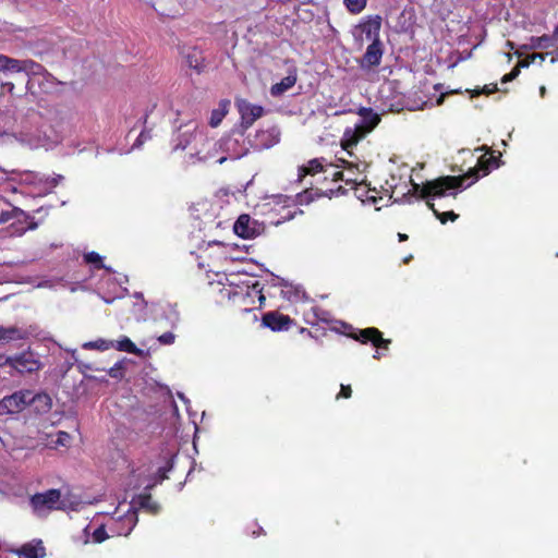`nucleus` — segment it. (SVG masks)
Returning <instances> with one entry per match:
<instances>
[{
  "instance_id": "1",
  "label": "nucleus",
  "mask_w": 558,
  "mask_h": 558,
  "mask_svg": "<svg viewBox=\"0 0 558 558\" xmlns=\"http://www.w3.org/2000/svg\"><path fill=\"white\" fill-rule=\"evenodd\" d=\"M480 163L481 170H483L484 172L483 174L486 175L488 173V167L484 165L483 159L480 160ZM478 172L480 169L474 168L463 175H445L437 178L435 180L427 181L423 185H420L418 183L411 181L412 190L409 191L408 194H418L420 198L425 199L427 206L433 210L435 216L442 223H445L448 219L454 221L458 218L457 214H454L453 211L439 213L435 208V205L432 201L435 198H441L446 196L454 197L457 195V191L463 186V183L468 178H473V181L469 183L468 186H470L478 179Z\"/></svg>"
},
{
  "instance_id": "2",
  "label": "nucleus",
  "mask_w": 558,
  "mask_h": 558,
  "mask_svg": "<svg viewBox=\"0 0 558 558\" xmlns=\"http://www.w3.org/2000/svg\"><path fill=\"white\" fill-rule=\"evenodd\" d=\"M362 117L361 123L352 128H347L341 138V146L343 149L349 150L355 146L362 138L366 136L379 123L380 118L372 109L362 108L360 110Z\"/></svg>"
},
{
  "instance_id": "3",
  "label": "nucleus",
  "mask_w": 558,
  "mask_h": 558,
  "mask_svg": "<svg viewBox=\"0 0 558 558\" xmlns=\"http://www.w3.org/2000/svg\"><path fill=\"white\" fill-rule=\"evenodd\" d=\"M215 148L221 150L226 155L217 159L218 163H223L226 160H236L248 153V147L245 144L243 133H236L222 137L220 141L214 143Z\"/></svg>"
},
{
  "instance_id": "4",
  "label": "nucleus",
  "mask_w": 558,
  "mask_h": 558,
  "mask_svg": "<svg viewBox=\"0 0 558 558\" xmlns=\"http://www.w3.org/2000/svg\"><path fill=\"white\" fill-rule=\"evenodd\" d=\"M61 492L59 489H48L44 493H37L29 499L31 507L36 515L43 517L50 511L60 508Z\"/></svg>"
},
{
  "instance_id": "5",
  "label": "nucleus",
  "mask_w": 558,
  "mask_h": 558,
  "mask_svg": "<svg viewBox=\"0 0 558 558\" xmlns=\"http://www.w3.org/2000/svg\"><path fill=\"white\" fill-rule=\"evenodd\" d=\"M33 391L23 389L5 396L0 400V414H17L33 402Z\"/></svg>"
},
{
  "instance_id": "6",
  "label": "nucleus",
  "mask_w": 558,
  "mask_h": 558,
  "mask_svg": "<svg viewBox=\"0 0 558 558\" xmlns=\"http://www.w3.org/2000/svg\"><path fill=\"white\" fill-rule=\"evenodd\" d=\"M113 524L110 527L116 535L128 536L137 523V513L133 508H130L125 514L113 518Z\"/></svg>"
},
{
  "instance_id": "7",
  "label": "nucleus",
  "mask_w": 558,
  "mask_h": 558,
  "mask_svg": "<svg viewBox=\"0 0 558 558\" xmlns=\"http://www.w3.org/2000/svg\"><path fill=\"white\" fill-rule=\"evenodd\" d=\"M239 112L241 114V126L246 130L263 116L264 109L260 106L252 105L247 101H241L239 105Z\"/></svg>"
},
{
  "instance_id": "8",
  "label": "nucleus",
  "mask_w": 558,
  "mask_h": 558,
  "mask_svg": "<svg viewBox=\"0 0 558 558\" xmlns=\"http://www.w3.org/2000/svg\"><path fill=\"white\" fill-rule=\"evenodd\" d=\"M19 373H33L40 368V363L32 352H23L13 356V367Z\"/></svg>"
},
{
  "instance_id": "9",
  "label": "nucleus",
  "mask_w": 558,
  "mask_h": 558,
  "mask_svg": "<svg viewBox=\"0 0 558 558\" xmlns=\"http://www.w3.org/2000/svg\"><path fill=\"white\" fill-rule=\"evenodd\" d=\"M234 232L244 239H251L258 234L256 221L252 220L247 215H241L234 223Z\"/></svg>"
},
{
  "instance_id": "10",
  "label": "nucleus",
  "mask_w": 558,
  "mask_h": 558,
  "mask_svg": "<svg viewBox=\"0 0 558 558\" xmlns=\"http://www.w3.org/2000/svg\"><path fill=\"white\" fill-rule=\"evenodd\" d=\"M28 332L17 326H0V344L5 345L12 342L26 339Z\"/></svg>"
},
{
  "instance_id": "11",
  "label": "nucleus",
  "mask_w": 558,
  "mask_h": 558,
  "mask_svg": "<svg viewBox=\"0 0 558 558\" xmlns=\"http://www.w3.org/2000/svg\"><path fill=\"white\" fill-rule=\"evenodd\" d=\"M355 339L360 340L363 343L369 341L378 348H387L388 344L390 343V340L384 339L381 332L373 327L361 330L359 336L355 337Z\"/></svg>"
},
{
  "instance_id": "12",
  "label": "nucleus",
  "mask_w": 558,
  "mask_h": 558,
  "mask_svg": "<svg viewBox=\"0 0 558 558\" xmlns=\"http://www.w3.org/2000/svg\"><path fill=\"white\" fill-rule=\"evenodd\" d=\"M263 323L271 330L279 331L288 329L291 324V319L289 318V316L270 312L265 314V316L263 317Z\"/></svg>"
},
{
  "instance_id": "13",
  "label": "nucleus",
  "mask_w": 558,
  "mask_h": 558,
  "mask_svg": "<svg viewBox=\"0 0 558 558\" xmlns=\"http://www.w3.org/2000/svg\"><path fill=\"white\" fill-rule=\"evenodd\" d=\"M383 56V50L379 41L372 43L366 52L363 56L362 65L363 66H375L378 65Z\"/></svg>"
},
{
  "instance_id": "14",
  "label": "nucleus",
  "mask_w": 558,
  "mask_h": 558,
  "mask_svg": "<svg viewBox=\"0 0 558 558\" xmlns=\"http://www.w3.org/2000/svg\"><path fill=\"white\" fill-rule=\"evenodd\" d=\"M298 76L296 73H289L286 77H283L279 83H276L270 88V94L274 97H280L287 90L292 88L296 83Z\"/></svg>"
},
{
  "instance_id": "15",
  "label": "nucleus",
  "mask_w": 558,
  "mask_h": 558,
  "mask_svg": "<svg viewBox=\"0 0 558 558\" xmlns=\"http://www.w3.org/2000/svg\"><path fill=\"white\" fill-rule=\"evenodd\" d=\"M381 26V17L375 16L371 20H368L366 23L361 25L362 32L365 34L366 38L368 40H372L373 43L379 41V31Z\"/></svg>"
},
{
  "instance_id": "16",
  "label": "nucleus",
  "mask_w": 558,
  "mask_h": 558,
  "mask_svg": "<svg viewBox=\"0 0 558 558\" xmlns=\"http://www.w3.org/2000/svg\"><path fill=\"white\" fill-rule=\"evenodd\" d=\"M62 180H63V177L60 174L52 177V178H49V177L45 178L39 174H28L27 178L25 179V181L28 183L43 185V187L47 191L57 186Z\"/></svg>"
},
{
  "instance_id": "17",
  "label": "nucleus",
  "mask_w": 558,
  "mask_h": 558,
  "mask_svg": "<svg viewBox=\"0 0 558 558\" xmlns=\"http://www.w3.org/2000/svg\"><path fill=\"white\" fill-rule=\"evenodd\" d=\"M191 142H196L199 144H209V141L205 138L202 134H198L196 132H184L179 135L178 143L175 144V149H185Z\"/></svg>"
},
{
  "instance_id": "18",
  "label": "nucleus",
  "mask_w": 558,
  "mask_h": 558,
  "mask_svg": "<svg viewBox=\"0 0 558 558\" xmlns=\"http://www.w3.org/2000/svg\"><path fill=\"white\" fill-rule=\"evenodd\" d=\"M215 142H210L209 144H202V148L195 150L194 154H191V158H196L198 161H208L217 157L218 153H221L220 149L215 148Z\"/></svg>"
},
{
  "instance_id": "19",
  "label": "nucleus",
  "mask_w": 558,
  "mask_h": 558,
  "mask_svg": "<svg viewBox=\"0 0 558 558\" xmlns=\"http://www.w3.org/2000/svg\"><path fill=\"white\" fill-rule=\"evenodd\" d=\"M16 554L20 558H43L45 556V548L40 543L36 546L26 544L22 548L17 549Z\"/></svg>"
},
{
  "instance_id": "20",
  "label": "nucleus",
  "mask_w": 558,
  "mask_h": 558,
  "mask_svg": "<svg viewBox=\"0 0 558 558\" xmlns=\"http://www.w3.org/2000/svg\"><path fill=\"white\" fill-rule=\"evenodd\" d=\"M324 170L323 159H312L308 161L307 166H302L299 168V178L302 180L307 174L314 175Z\"/></svg>"
},
{
  "instance_id": "21",
  "label": "nucleus",
  "mask_w": 558,
  "mask_h": 558,
  "mask_svg": "<svg viewBox=\"0 0 558 558\" xmlns=\"http://www.w3.org/2000/svg\"><path fill=\"white\" fill-rule=\"evenodd\" d=\"M113 348H116L118 351H123L128 353H132L138 356L143 355V351L140 350L128 337H122L117 342H113Z\"/></svg>"
},
{
  "instance_id": "22",
  "label": "nucleus",
  "mask_w": 558,
  "mask_h": 558,
  "mask_svg": "<svg viewBox=\"0 0 558 558\" xmlns=\"http://www.w3.org/2000/svg\"><path fill=\"white\" fill-rule=\"evenodd\" d=\"M229 101H221L218 108L214 109L210 114L209 124L217 128L228 112Z\"/></svg>"
},
{
  "instance_id": "23",
  "label": "nucleus",
  "mask_w": 558,
  "mask_h": 558,
  "mask_svg": "<svg viewBox=\"0 0 558 558\" xmlns=\"http://www.w3.org/2000/svg\"><path fill=\"white\" fill-rule=\"evenodd\" d=\"M21 61L4 54H0V71L2 72H21Z\"/></svg>"
},
{
  "instance_id": "24",
  "label": "nucleus",
  "mask_w": 558,
  "mask_h": 558,
  "mask_svg": "<svg viewBox=\"0 0 558 558\" xmlns=\"http://www.w3.org/2000/svg\"><path fill=\"white\" fill-rule=\"evenodd\" d=\"M536 58H541L542 60L544 59V57L542 54L534 53V54H532L530 57L529 60L520 61L519 64L515 68H513L510 73L504 75V77L501 80L502 83H507V82H510V81L514 80L519 75V73H520V68L521 66H529L530 63L534 62V60Z\"/></svg>"
},
{
  "instance_id": "25",
  "label": "nucleus",
  "mask_w": 558,
  "mask_h": 558,
  "mask_svg": "<svg viewBox=\"0 0 558 558\" xmlns=\"http://www.w3.org/2000/svg\"><path fill=\"white\" fill-rule=\"evenodd\" d=\"M21 72H25L28 75H43L46 72V70L41 64L33 60H22Z\"/></svg>"
},
{
  "instance_id": "26",
  "label": "nucleus",
  "mask_w": 558,
  "mask_h": 558,
  "mask_svg": "<svg viewBox=\"0 0 558 558\" xmlns=\"http://www.w3.org/2000/svg\"><path fill=\"white\" fill-rule=\"evenodd\" d=\"M355 195L357 198H360L363 203H371L375 204L377 202V197L374 195H369L371 190L366 189V186L363 184V180L360 182L357 181L355 183Z\"/></svg>"
},
{
  "instance_id": "27",
  "label": "nucleus",
  "mask_w": 558,
  "mask_h": 558,
  "mask_svg": "<svg viewBox=\"0 0 558 558\" xmlns=\"http://www.w3.org/2000/svg\"><path fill=\"white\" fill-rule=\"evenodd\" d=\"M33 402L39 412H48L51 409V398L47 393H34Z\"/></svg>"
},
{
  "instance_id": "28",
  "label": "nucleus",
  "mask_w": 558,
  "mask_h": 558,
  "mask_svg": "<svg viewBox=\"0 0 558 558\" xmlns=\"http://www.w3.org/2000/svg\"><path fill=\"white\" fill-rule=\"evenodd\" d=\"M553 46V37L549 35H543L539 37H531L529 47L531 49H547Z\"/></svg>"
},
{
  "instance_id": "29",
  "label": "nucleus",
  "mask_w": 558,
  "mask_h": 558,
  "mask_svg": "<svg viewBox=\"0 0 558 558\" xmlns=\"http://www.w3.org/2000/svg\"><path fill=\"white\" fill-rule=\"evenodd\" d=\"M83 348L87 350L107 351L113 348V341L106 339H97L95 341L85 342L83 344Z\"/></svg>"
},
{
  "instance_id": "30",
  "label": "nucleus",
  "mask_w": 558,
  "mask_h": 558,
  "mask_svg": "<svg viewBox=\"0 0 558 558\" xmlns=\"http://www.w3.org/2000/svg\"><path fill=\"white\" fill-rule=\"evenodd\" d=\"M137 505L151 513H157L160 508L159 505L151 499L150 495H140L137 498Z\"/></svg>"
},
{
  "instance_id": "31",
  "label": "nucleus",
  "mask_w": 558,
  "mask_h": 558,
  "mask_svg": "<svg viewBox=\"0 0 558 558\" xmlns=\"http://www.w3.org/2000/svg\"><path fill=\"white\" fill-rule=\"evenodd\" d=\"M345 9L352 14L361 13L367 4V0H343Z\"/></svg>"
},
{
  "instance_id": "32",
  "label": "nucleus",
  "mask_w": 558,
  "mask_h": 558,
  "mask_svg": "<svg viewBox=\"0 0 558 558\" xmlns=\"http://www.w3.org/2000/svg\"><path fill=\"white\" fill-rule=\"evenodd\" d=\"M84 259L88 264H95L98 268H104L101 264V256L96 252H89L84 256Z\"/></svg>"
},
{
  "instance_id": "33",
  "label": "nucleus",
  "mask_w": 558,
  "mask_h": 558,
  "mask_svg": "<svg viewBox=\"0 0 558 558\" xmlns=\"http://www.w3.org/2000/svg\"><path fill=\"white\" fill-rule=\"evenodd\" d=\"M71 436L66 432H59L57 438L53 441L56 446L66 447L70 444Z\"/></svg>"
},
{
  "instance_id": "34",
  "label": "nucleus",
  "mask_w": 558,
  "mask_h": 558,
  "mask_svg": "<svg viewBox=\"0 0 558 558\" xmlns=\"http://www.w3.org/2000/svg\"><path fill=\"white\" fill-rule=\"evenodd\" d=\"M108 537H109V535L107 534L104 526L96 529L93 533V539L95 543H101L105 539H107Z\"/></svg>"
},
{
  "instance_id": "35",
  "label": "nucleus",
  "mask_w": 558,
  "mask_h": 558,
  "mask_svg": "<svg viewBox=\"0 0 558 558\" xmlns=\"http://www.w3.org/2000/svg\"><path fill=\"white\" fill-rule=\"evenodd\" d=\"M175 335L173 332H165L158 337V342L162 345H170L174 342Z\"/></svg>"
},
{
  "instance_id": "36",
  "label": "nucleus",
  "mask_w": 558,
  "mask_h": 558,
  "mask_svg": "<svg viewBox=\"0 0 558 558\" xmlns=\"http://www.w3.org/2000/svg\"><path fill=\"white\" fill-rule=\"evenodd\" d=\"M347 165V170H348V177L347 178H357L359 179V174H361V170H360V167L359 165H353L351 162H345Z\"/></svg>"
},
{
  "instance_id": "37",
  "label": "nucleus",
  "mask_w": 558,
  "mask_h": 558,
  "mask_svg": "<svg viewBox=\"0 0 558 558\" xmlns=\"http://www.w3.org/2000/svg\"><path fill=\"white\" fill-rule=\"evenodd\" d=\"M262 135H270L272 136V141L269 143V144H266L267 147L278 143L279 141V132L276 130V129H272L270 131H267V132H263Z\"/></svg>"
},
{
  "instance_id": "38",
  "label": "nucleus",
  "mask_w": 558,
  "mask_h": 558,
  "mask_svg": "<svg viewBox=\"0 0 558 558\" xmlns=\"http://www.w3.org/2000/svg\"><path fill=\"white\" fill-rule=\"evenodd\" d=\"M333 180H336V181H337V180H342V181H344L345 183H351V182H352V183H356V182L359 181V179H357V178H351V177H350V178H344L343 172H340V171L335 172V174H333Z\"/></svg>"
},
{
  "instance_id": "39",
  "label": "nucleus",
  "mask_w": 558,
  "mask_h": 558,
  "mask_svg": "<svg viewBox=\"0 0 558 558\" xmlns=\"http://www.w3.org/2000/svg\"><path fill=\"white\" fill-rule=\"evenodd\" d=\"M148 138H150V135H149L148 133H146L145 131H143V132L138 135V137H137V140H136L135 144L133 145V147H140V146H141L145 141H147Z\"/></svg>"
},
{
  "instance_id": "40",
  "label": "nucleus",
  "mask_w": 558,
  "mask_h": 558,
  "mask_svg": "<svg viewBox=\"0 0 558 558\" xmlns=\"http://www.w3.org/2000/svg\"><path fill=\"white\" fill-rule=\"evenodd\" d=\"M9 365L13 367V356H7L4 354H0V367Z\"/></svg>"
},
{
  "instance_id": "41",
  "label": "nucleus",
  "mask_w": 558,
  "mask_h": 558,
  "mask_svg": "<svg viewBox=\"0 0 558 558\" xmlns=\"http://www.w3.org/2000/svg\"><path fill=\"white\" fill-rule=\"evenodd\" d=\"M187 62L191 68H194L196 70L199 69V61L198 58L195 54H189L187 56Z\"/></svg>"
},
{
  "instance_id": "42",
  "label": "nucleus",
  "mask_w": 558,
  "mask_h": 558,
  "mask_svg": "<svg viewBox=\"0 0 558 558\" xmlns=\"http://www.w3.org/2000/svg\"><path fill=\"white\" fill-rule=\"evenodd\" d=\"M351 393H352V390H351L350 386L341 385V392L337 396V398H339V397L350 398Z\"/></svg>"
},
{
  "instance_id": "43",
  "label": "nucleus",
  "mask_w": 558,
  "mask_h": 558,
  "mask_svg": "<svg viewBox=\"0 0 558 558\" xmlns=\"http://www.w3.org/2000/svg\"><path fill=\"white\" fill-rule=\"evenodd\" d=\"M109 375L113 378H118L121 376V366L120 365H114L113 367H111L109 369Z\"/></svg>"
},
{
  "instance_id": "44",
  "label": "nucleus",
  "mask_w": 558,
  "mask_h": 558,
  "mask_svg": "<svg viewBox=\"0 0 558 558\" xmlns=\"http://www.w3.org/2000/svg\"><path fill=\"white\" fill-rule=\"evenodd\" d=\"M12 218V214L10 211L1 210L0 211V225L9 221Z\"/></svg>"
},
{
  "instance_id": "45",
  "label": "nucleus",
  "mask_w": 558,
  "mask_h": 558,
  "mask_svg": "<svg viewBox=\"0 0 558 558\" xmlns=\"http://www.w3.org/2000/svg\"><path fill=\"white\" fill-rule=\"evenodd\" d=\"M2 88L8 90L10 94H13L14 84L12 82L2 83Z\"/></svg>"
},
{
  "instance_id": "46",
  "label": "nucleus",
  "mask_w": 558,
  "mask_h": 558,
  "mask_svg": "<svg viewBox=\"0 0 558 558\" xmlns=\"http://www.w3.org/2000/svg\"><path fill=\"white\" fill-rule=\"evenodd\" d=\"M158 482H161L163 478H166L165 471L162 469L158 470Z\"/></svg>"
},
{
  "instance_id": "47",
  "label": "nucleus",
  "mask_w": 558,
  "mask_h": 558,
  "mask_svg": "<svg viewBox=\"0 0 558 558\" xmlns=\"http://www.w3.org/2000/svg\"><path fill=\"white\" fill-rule=\"evenodd\" d=\"M551 37H553V41L554 40H558V26L555 28L554 34H553Z\"/></svg>"
},
{
  "instance_id": "48",
  "label": "nucleus",
  "mask_w": 558,
  "mask_h": 558,
  "mask_svg": "<svg viewBox=\"0 0 558 558\" xmlns=\"http://www.w3.org/2000/svg\"><path fill=\"white\" fill-rule=\"evenodd\" d=\"M399 241H405L408 239V235L404 233H398Z\"/></svg>"
},
{
  "instance_id": "49",
  "label": "nucleus",
  "mask_w": 558,
  "mask_h": 558,
  "mask_svg": "<svg viewBox=\"0 0 558 558\" xmlns=\"http://www.w3.org/2000/svg\"><path fill=\"white\" fill-rule=\"evenodd\" d=\"M37 228V223L36 222H32L28 227L29 230H34Z\"/></svg>"
},
{
  "instance_id": "50",
  "label": "nucleus",
  "mask_w": 558,
  "mask_h": 558,
  "mask_svg": "<svg viewBox=\"0 0 558 558\" xmlns=\"http://www.w3.org/2000/svg\"><path fill=\"white\" fill-rule=\"evenodd\" d=\"M539 93H541V96L544 97V95L546 93V88L544 86H542L539 89Z\"/></svg>"
},
{
  "instance_id": "51",
  "label": "nucleus",
  "mask_w": 558,
  "mask_h": 558,
  "mask_svg": "<svg viewBox=\"0 0 558 558\" xmlns=\"http://www.w3.org/2000/svg\"><path fill=\"white\" fill-rule=\"evenodd\" d=\"M507 47H509L510 49H513L514 48V45L512 41H507Z\"/></svg>"
},
{
  "instance_id": "52",
  "label": "nucleus",
  "mask_w": 558,
  "mask_h": 558,
  "mask_svg": "<svg viewBox=\"0 0 558 558\" xmlns=\"http://www.w3.org/2000/svg\"><path fill=\"white\" fill-rule=\"evenodd\" d=\"M374 359H379V352H376V353L374 354Z\"/></svg>"
},
{
  "instance_id": "53",
  "label": "nucleus",
  "mask_w": 558,
  "mask_h": 558,
  "mask_svg": "<svg viewBox=\"0 0 558 558\" xmlns=\"http://www.w3.org/2000/svg\"><path fill=\"white\" fill-rule=\"evenodd\" d=\"M154 485H155V483H154V484H147V485H146V488H150V487H153Z\"/></svg>"
},
{
  "instance_id": "54",
  "label": "nucleus",
  "mask_w": 558,
  "mask_h": 558,
  "mask_svg": "<svg viewBox=\"0 0 558 558\" xmlns=\"http://www.w3.org/2000/svg\"><path fill=\"white\" fill-rule=\"evenodd\" d=\"M179 397H180L182 400H185L183 395L179 393Z\"/></svg>"
}]
</instances>
